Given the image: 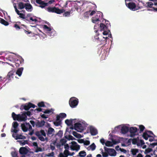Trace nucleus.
Masks as SVG:
<instances>
[{
	"instance_id": "obj_1",
	"label": "nucleus",
	"mask_w": 157,
	"mask_h": 157,
	"mask_svg": "<svg viewBox=\"0 0 157 157\" xmlns=\"http://www.w3.org/2000/svg\"><path fill=\"white\" fill-rule=\"evenodd\" d=\"M12 117L14 120H17L19 121H25L27 119V117L23 112L21 114L16 115L14 112L12 113Z\"/></svg>"
},
{
	"instance_id": "obj_2",
	"label": "nucleus",
	"mask_w": 157,
	"mask_h": 157,
	"mask_svg": "<svg viewBox=\"0 0 157 157\" xmlns=\"http://www.w3.org/2000/svg\"><path fill=\"white\" fill-rule=\"evenodd\" d=\"M67 115L65 113H60L56 117V121L54 122V124L56 126L60 125L62 123L63 119L66 117Z\"/></svg>"
},
{
	"instance_id": "obj_3",
	"label": "nucleus",
	"mask_w": 157,
	"mask_h": 157,
	"mask_svg": "<svg viewBox=\"0 0 157 157\" xmlns=\"http://www.w3.org/2000/svg\"><path fill=\"white\" fill-rule=\"evenodd\" d=\"M46 10L49 12L55 13L58 14H60L65 11L64 9H59L55 7H48L47 8Z\"/></svg>"
},
{
	"instance_id": "obj_4",
	"label": "nucleus",
	"mask_w": 157,
	"mask_h": 157,
	"mask_svg": "<svg viewBox=\"0 0 157 157\" xmlns=\"http://www.w3.org/2000/svg\"><path fill=\"white\" fill-rule=\"evenodd\" d=\"M35 107V105L31 102H29L28 103H26L25 105H22L20 107V109L21 110H22L23 109L25 110H28L31 108H34Z\"/></svg>"
},
{
	"instance_id": "obj_5",
	"label": "nucleus",
	"mask_w": 157,
	"mask_h": 157,
	"mask_svg": "<svg viewBox=\"0 0 157 157\" xmlns=\"http://www.w3.org/2000/svg\"><path fill=\"white\" fill-rule=\"evenodd\" d=\"M78 102V99L75 98H71L69 101V104L70 106L72 108L76 107Z\"/></svg>"
},
{
	"instance_id": "obj_6",
	"label": "nucleus",
	"mask_w": 157,
	"mask_h": 157,
	"mask_svg": "<svg viewBox=\"0 0 157 157\" xmlns=\"http://www.w3.org/2000/svg\"><path fill=\"white\" fill-rule=\"evenodd\" d=\"M22 130L24 132H26L28 130L31 131L32 129V126L29 123H23L21 124Z\"/></svg>"
},
{
	"instance_id": "obj_7",
	"label": "nucleus",
	"mask_w": 157,
	"mask_h": 157,
	"mask_svg": "<svg viewBox=\"0 0 157 157\" xmlns=\"http://www.w3.org/2000/svg\"><path fill=\"white\" fill-rule=\"evenodd\" d=\"M24 59L21 57H18L15 58L14 60L15 65L17 67H19L20 65H22L24 63Z\"/></svg>"
},
{
	"instance_id": "obj_8",
	"label": "nucleus",
	"mask_w": 157,
	"mask_h": 157,
	"mask_svg": "<svg viewBox=\"0 0 157 157\" xmlns=\"http://www.w3.org/2000/svg\"><path fill=\"white\" fill-rule=\"evenodd\" d=\"M104 149L110 156H114L116 155V152L113 148H109L104 147Z\"/></svg>"
},
{
	"instance_id": "obj_9",
	"label": "nucleus",
	"mask_w": 157,
	"mask_h": 157,
	"mask_svg": "<svg viewBox=\"0 0 157 157\" xmlns=\"http://www.w3.org/2000/svg\"><path fill=\"white\" fill-rule=\"evenodd\" d=\"M71 145L70 146L71 149L72 150H75L76 151H78L80 148V146L77 144V142L75 141H72L71 143Z\"/></svg>"
},
{
	"instance_id": "obj_10",
	"label": "nucleus",
	"mask_w": 157,
	"mask_h": 157,
	"mask_svg": "<svg viewBox=\"0 0 157 157\" xmlns=\"http://www.w3.org/2000/svg\"><path fill=\"white\" fill-rule=\"evenodd\" d=\"M36 2L38 4V5H36V6L39 7L41 8H44L46 6L48 5V3L45 2H44L40 1V0H36Z\"/></svg>"
},
{
	"instance_id": "obj_11",
	"label": "nucleus",
	"mask_w": 157,
	"mask_h": 157,
	"mask_svg": "<svg viewBox=\"0 0 157 157\" xmlns=\"http://www.w3.org/2000/svg\"><path fill=\"white\" fill-rule=\"evenodd\" d=\"M139 129L135 127H131L129 129V131L130 132V136L131 137H133L136 135V133Z\"/></svg>"
},
{
	"instance_id": "obj_12",
	"label": "nucleus",
	"mask_w": 157,
	"mask_h": 157,
	"mask_svg": "<svg viewBox=\"0 0 157 157\" xmlns=\"http://www.w3.org/2000/svg\"><path fill=\"white\" fill-rule=\"evenodd\" d=\"M74 129L78 132H81L83 130V127L80 123H75L74 125Z\"/></svg>"
},
{
	"instance_id": "obj_13",
	"label": "nucleus",
	"mask_w": 157,
	"mask_h": 157,
	"mask_svg": "<svg viewBox=\"0 0 157 157\" xmlns=\"http://www.w3.org/2000/svg\"><path fill=\"white\" fill-rule=\"evenodd\" d=\"M128 7L129 9L134 11L137 10L140 8L139 7L138 8H136V4L133 2H129L128 4Z\"/></svg>"
},
{
	"instance_id": "obj_14",
	"label": "nucleus",
	"mask_w": 157,
	"mask_h": 157,
	"mask_svg": "<svg viewBox=\"0 0 157 157\" xmlns=\"http://www.w3.org/2000/svg\"><path fill=\"white\" fill-rule=\"evenodd\" d=\"M90 131L91 135L93 136H95L98 133L97 129L93 126L90 127Z\"/></svg>"
},
{
	"instance_id": "obj_15",
	"label": "nucleus",
	"mask_w": 157,
	"mask_h": 157,
	"mask_svg": "<svg viewBox=\"0 0 157 157\" xmlns=\"http://www.w3.org/2000/svg\"><path fill=\"white\" fill-rule=\"evenodd\" d=\"M45 122L44 120H42L40 121L37 120V121L35 123V125L38 128L42 127L45 125Z\"/></svg>"
},
{
	"instance_id": "obj_16",
	"label": "nucleus",
	"mask_w": 157,
	"mask_h": 157,
	"mask_svg": "<svg viewBox=\"0 0 157 157\" xmlns=\"http://www.w3.org/2000/svg\"><path fill=\"white\" fill-rule=\"evenodd\" d=\"M71 5L73 6L71 9L72 11H75L76 10L77 12L79 11V7L77 4L76 3L72 2L71 3Z\"/></svg>"
},
{
	"instance_id": "obj_17",
	"label": "nucleus",
	"mask_w": 157,
	"mask_h": 157,
	"mask_svg": "<svg viewBox=\"0 0 157 157\" xmlns=\"http://www.w3.org/2000/svg\"><path fill=\"white\" fill-rule=\"evenodd\" d=\"M20 153L21 155H26L28 152V150L25 147H21L19 150Z\"/></svg>"
},
{
	"instance_id": "obj_18",
	"label": "nucleus",
	"mask_w": 157,
	"mask_h": 157,
	"mask_svg": "<svg viewBox=\"0 0 157 157\" xmlns=\"http://www.w3.org/2000/svg\"><path fill=\"white\" fill-rule=\"evenodd\" d=\"M25 9L28 11H31L33 10V7L29 3H25Z\"/></svg>"
},
{
	"instance_id": "obj_19",
	"label": "nucleus",
	"mask_w": 157,
	"mask_h": 157,
	"mask_svg": "<svg viewBox=\"0 0 157 157\" xmlns=\"http://www.w3.org/2000/svg\"><path fill=\"white\" fill-rule=\"evenodd\" d=\"M17 23L21 24V22L20 21L16 22V23H15L13 25V27L14 28L17 30H19L20 29H23V27H22V26H21V25L20 26H19Z\"/></svg>"
},
{
	"instance_id": "obj_20",
	"label": "nucleus",
	"mask_w": 157,
	"mask_h": 157,
	"mask_svg": "<svg viewBox=\"0 0 157 157\" xmlns=\"http://www.w3.org/2000/svg\"><path fill=\"white\" fill-rule=\"evenodd\" d=\"M14 75V72L13 71H11L9 72L7 75V78L9 80H10L12 78H13V75Z\"/></svg>"
},
{
	"instance_id": "obj_21",
	"label": "nucleus",
	"mask_w": 157,
	"mask_h": 157,
	"mask_svg": "<svg viewBox=\"0 0 157 157\" xmlns=\"http://www.w3.org/2000/svg\"><path fill=\"white\" fill-rule=\"evenodd\" d=\"M121 132L123 134H125L129 131V128L127 126H123L121 127Z\"/></svg>"
},
{
	"instance_id": "obj_22",
	"label": "nucleus",
	"mask_w": 157,
	"mask_h": 157,
	"mask_svg": "<svg viewBox=\"0 0 157 157\" xmlns=\"http://www.w3.org/2000/svg\"><path fill=\"white\" fill-rule=\"evenodd\" d=\"M145 5L146 7L151 8L152 9L151 10H153V7L154 6V3L151 2H147L146 3Z\"/></svg>"
},
{
	"instance_id": "obj_23",
	"label": "nucleus",
	"mask_w": 157,
	"mask_h": 157,
	"mask_svg": "<svg viewBox=\"0 0 157 157\" xmlns=\"http://www.w3.org/2000/svg\"><path fill=\"white\" fill-rule=\"evenodd\" d=\"M21 26H22L23 27L22 29L24 31L25 33L27 34H31L32 32L30 31H29L28 29H27V26L21 24Z\"/></svg>"
},
{
	"instance_id": "obj_24",
	"label": "nucleus",
	"mask_w": 157,
	"mask_h": 157,
	"mask_svg": "<svg viewBox=\"0 0 157 157\" xmlns=\"http://www.w3.org/2000/svg\"><path fill=\"white\" fill-rule=\"evenodd\" d=\"M100 17V15H96L95 17L92 18V21L94 23H96L98 21H99V17Z\"/></svg>"
},
{
	"instance_id": "obj_25",
	"label": "nucleus",
	"mask_w": 157,
	"mask_h": 157,
	"mask_svg": "<svg viewBox=\"0 0 157 157\" xmlns=\"http://www.w3.org/2000/svg\"><path fill=\"white\" fill-rule=\"evenodd\" d=\"M23 68L21 67L18 68L16 72V74L17 75L19 76H21L22 71H23Z\"/></svg>"
},
{
	"instance_id": "obj_26",
	"label": "nucleus",
	"mask_w": 157,
	"mask_h": 157,
	"mask_svg": "<svg viewBox=\"0 0 157 157\" xmlns=\"http://www.w3.org/2000/svg\"><path fill=\"white\" fill-rule=\"evenodd\" d=\"M31 17V15L30 13L27 14V15L25 17L24 21L27 23H29L30 21V19Z\"/></svg>"
},
{
	"instance_id": "obj_27",
	"label": "nucleus",
	"mask_w": 157,
	"mask_h": 157,
	"mask_svg": "<svg viewBox=\"0 0 157 157\" xmlns=\"http://www.w3.org/2000/svg\"><path fill=\"white\" fill-rule=\"evenodd\" d=\"M108 38L107 37H102V39L100 41V45H105L106 44L107 42V39H108Z\"/></svg>"
},
{
	"instance_id": "obj_28",
	"label": "nucleus",
	"mask_w": 157,
	"mask_h": 157,
	"mask_svg": "<svg viewBox=\"0 0 157 157\" xmlns=\"http://www.w3.org/2000/svg\"><path fill=\"white\" fill-rule=\"evenodd\" d=\"M0 22L1 24L5 26H7L9 25V22H8L1 18H0Z\"/></svg>"
},
{
	"instance_id": "obj_29",
	"label": "nucleus",
	"mask_w": 157,
	"mask_h": 157,
	"mask_svg": "<svg viewBox=\"0 0 157 157\" xmlns=\"http://www.w3.org/2000/svg\"><path fill=\"white\" fill-rule=\"evenodd\" d=\"M131 152L133 155H135L139 151L137 149L132 148L131 150Z\"/></svg>"
},
{
	"instance_id": "obj_30",
	"label": "nucleus",
	"mask_w": 157,
	"mask_h": 157,
	"mask_svg": "<svg viewBox=\"0 0 157 157\" xmlns=\"http://www.w3.org/2000/svg\"><path fill=\"white\" fill-rule=\"evenodd\" d=\"M143 137L145 140H147L148 137H152V136L148 135L147 133V132H145L143 134Z\"/></svg>"
},
{
	"instance_id": "obj_31",
	"label": "nucleus",
	"mask_w": 157,
	"mask_h": 157,
	"mask_svg": "<svg viewBox=\"0 0 157 157\" xmlns=\"http://www.w3.org/2000/svg\"><path fill=\"white\" fill-rule=\"evenodd\" d=\"M26 137L21 135L17 134V136L15 138V139H26Z\"/></svg>"
},
{
	"instance_id": "obj_32",
	"label": "nucleus",
	"mask_w": 157,
	"mask_h": 157,
	"mask_svg": "<svg viewBox=\"0 0 157 157\" xmlns=\"http://www.w3.org/2000/svg\"><path fill=\"white\" fill-rule=\"evenodd\" d=\"M72 134L77 138H81L82 137L81 135L80 134L77 133L75 131H73Z\"/></svg>"
},
{
	"instance_id": "obj_33",
	"label": "nucleus",
	"mask_w": 157,
	"mask_h": 157,
	"mask_svg": "<svg viewBox=\"0 0 157 157\" xmlns=\"http://www.w3.org/2000/svg\"><path fill=\"white\" fill-rule=\"evenodd\" d=\"M17 141L19 142L20 144L21 145H24L26 144H28V143L27 140H18Z\"/></svg>"
},
{
	"instance_id": "obj_34",
	"label": "nucleus",
	"mask_w": 157,
	"mask_h": 157,
	"mask_svg": "<svg viewBox=\"0 0 157 157\" xmlns=\"http://www.w3.org/2000/svg\"><path fill=\"white\" fill-rule=\"evenodd\" d=\"M78 154L81 157H85L86 155V153L84 151H81Z\"/></svg>"
},
{
	"instance_id": "obj_35",
	"label": "nucleus",
	"mask_w": 157,
	"mask_h": 157,
	"mask_svg": "<svg viewBox=\"0 0 157 157\" xmlns=\"http://www.w3.org/2000/svg\"><path fill=\"white\" fill-rule=\"evenodd\" d=\"M54 131L55 130L53 128L51 127L49 128L48 130L47 134L48 135H51L52 134V132Z\"/></svg>"
},
{
	"instance_id": "obj_36",
	"label": "nucleus",
	"mask_w": 157,
	"mask_h": 157,
	"mask_svg": "<svg viewBox=\"0 0 157 157\" xmlns=\"http://www.w3.org/2000/svg\"><path fill=\"white\" fill-rule=\"evenodd\" d=\"M73 122L72 119H70L69 120L68 119H66L65 121V122L67 125L68 126H70L71 125Z\"/></svg>"
},
{
	"instance_id": "obj_37",
	"label": "nucleus",
	"mask_w": 157,
	"mask_h": 157,
	"mask_svg": "<svg viewBox=\"0 0 157 157\" xmlns=\"http://www.w3.org/2000/svg\"><path fill=\"white\" fill-rule=\"evenodd\" d=\"M25 3L24 4L22 2H20L18 4V7L19 9H22L25 8Z\"/></svg>"
},
{
	"instance_id": "obj_38",
	"label": "nucleus",
	"mask_w": 157,
	"mask_h": 157,
	"mask_svg": "<svg viewBox=\"0 0 157 157\" xmlns=\"http://www.w3.org/2000/svg\"><path fill=\"white\" fill-rule=\"evenodd\" d=\"M100 27L101 30H104L107 29L106 26L103 23H101L100 24Z\"/></svg>"
},
{
	"instance_id": "obj_39",
	"label": "nucleus",
	"mask_w": 157,
	"mask_h": 157,
	"mask_svg": "<svg viewBox=\"0 0 157 157\" xmlns=\"http://www.w3.org/2000/svg\"><path fill=\"white\" fill-rule=\"evenodd\" d=\"M90 10L86 11L85 12L84 14V17L85 18H88L90 16Z\"/></svg>"
},
{
	"instance_id": "obj_40",
	"label": "nucleus",
	"mask_w": 157,
	"mask_h": 157,
	"mask_svg": "<svg viewBox=\"0 0 157 157\" xmlns=\"http://www.w3.org/2000/svg\"><path fill=\"white\" fill-rule=\"evenodd\" d=\"M32 22L34 23H36L38 22V20L36 18V17H32L31 16L30 21L29 23Z\"/></svg>"
},
{
	"instance_id": "obj_41",
	"label": "nucleus",
	"mask_w": 157,
	"mask_h": 157,
	"mask_svg": "<svg viewBox=\"0 0 157 157\" xmlns=\"http://www.w3.org/2000/svg\"><path fill=\"white\" fill-rule=\"evenodd\" d=\"M138 140L136 138H134L132 140V143L133 144H137V146L139 145V144L138 143Z\"/></svg>"
},
{
	"instance_id": "obj_42",
	"label": "nucleus",
	"mask_w": 157,
	"mask_h": 157,
	"mask_svg": "<svg viewBox=\"0 0 157 157\" xmlns=\"http://www.w3.org/2000/svg\"><path fill=\"white\" fill-rule=\"evenodd\" d=\"M105 144L106 146L107 147H111L113 145L112 142L109 141H107Z\"/></svg>"
},
{
	"instance_id": "obj_43",
	"label": "nucleus",
	"mask_w": 157,
	"mask_h": 157,
	"mask_svg": "<svg viewBox=\"0 0 157 157\" xmlns=\"http://www.w3.org/2000/svg\"><path fill=\"white\" fill-rule=\"evenodd\" d=\"M139 128L140 129V133L142 132L145 128V127L144 125H139Z\"/></svg>"
},
{
	"instance_id": "obj_44",
	"label": "nucleus",
	"mask_w": 157,
	"mask_h": 157,
	"mask_svg": "<svg viewBox=\"0 0 157 157\" xmlns=\"http://www.w3.org/2000/svg\"><path fill=\"white\" fill-rule=\"evenodd\" d=\"M65 137L68 140H73L76 139L74 137L72 136L71 135H69L68 136H65Z\"/></svg>"
},
{
	"instance_id": "obj_45",
	"label": "nucleus",
	"mask_w": 157,
	"mask_h": 157,
	"mask_svg": "<svg viewBox=\"0 0 157 157\" xmlns=\"http://www.w3.org/2000/svg\"><path fill=\"white\" fill-rule=\"evenodd\" d=\"M18 126V124L17 122H13V127L14 128L17 129Z\"/></svg>"
},
{
	"instance_id": "obj_46",
	"label": "nucleus",
	"mask_w": 157,
	"mask_h": 157,
	"mask_svg": "<svg viewBox=\"0 0 157 157\" xmlns=\"http://www.w3.org/2000/svg\"><path fill=\"white\" fill-rule=\"evenodd\" d=\"M60 143L62 145H64L67 142V140L66 139L63 138L60 140Z\"/></svg>"
},
{
	"instance_id": "obj_47",
	"label": "nucleus",
	"mask_w": 157,
	"mask_h": 157,
	"mask_svg": "<svg viewBox=\"0 0 157 157\" xmlns=\"http://www.w3.org/2000/svg\"><path fill=\"white\" fill-rule=\"evenodd\" d=\"M152 11L155 12H157V2L154 3V6L153 7V10Z\"/></svg>"
},
{
	"instance_id": "obj_48",
	"label": "nucleus",
	"mask_w": 157,
	"mask_h": 157,
	"mask_svg": "<svg viewBox=\"0 0 157 157\" xmlns=\"http://www.w3.org/2000/svg\"><path fill=\"white\" fill-rule=\"evenodd\" d=\"M38 105L40 107H44L45 106L44 103L43 101H41L38 103Z\"/></svg>"
},
{
	"instance_id": "obj_49",
	"label": "nucleus",
	"mask_w": 157,
	"mask_h": 157,
	"mask_svg": "<svg viewBox=\"0 0 157 157\" xmlns=\"http://www.w3.org/2000/svg\"><path fill=\"white\" fill-rule=\"evenodd\" d=\"M43 28L44 29L48 31H50L51 30V29L50 28H49V27H48L47 25H44L43 26Z\"/></svg>"
},
{
	"instance_id": "obj_50",
	"label": "nucleus",
	"mask_w": 157,
	"mask_h": 157,
	"mask_svg": "<svg viewBox=\"0 0 157 157\" xmlns=\"http://www.w3.org/2000/svg\"><path fill=\"white\" fill-rule=\"evenodd\" d=\"M71 13V11H66L63 13V16L65 17L69 16Z\"/></svg>"
},
{
	"instance_id": "obj_51",
	"label": "nucleus",
	"mask_w": 157,
	"mask_h": 157,
	"mask_svg": "<svg viewBox=\"0 0 157 157\" xmlns=\"http://www.w3.org/2000/svg\"><path fill=\"white\" fill-rule=\"evenodd\" d=\"M11 155L13 157H17V151H14L11 152Z\"/></svg>"
},
{
	"instance_id": "obj_52",
	"label": "nucleus",
	"mask_w": 157,
	"mask_h": 157,
	"mask_svg": "<svg viewBox=\"0 0 157 157\" xmlns=\"http://www.w3.org/2000/svg\"><path fill=\"white\" fill-rule=\"evenodd\" d=\"M24 114L25 115V116L27 117L30 116L31 115V112L30 111H27V112H23Z\"/></svg>"
},
{
	"instance_id": "obj_53",
	"label": "nucleus",
	"mask_w": 157,
	"mask_h": 157,
	"mask_svg": "<svg viewBox=\"0 0 157 157\" xmlns=\"http://www.w3.org/2000/svg\"><path fill=\"white\" fill-rule=\"evenodd\" d=\"M90 147L91 150L93 151L95 149L96 146L95 144L93 143L90 146Z\"/></svg>"
},
{
	"instance_id": "obj_54",
	"label": "nucleus",
	"mask_w": 157,
	"mask_h": 157,
	"mask_svg": "<svg viewBox=\"0 0 157 157\" xmlns=\"http://www.w3.org/2000/svg\"><path fill=\"white\" fill-rule=\"evenodd\" d=\"M63 134V131L61 130H59L58 132V133H57V135H58V136L60 137L62 136Z\"/></svg>"
},
{
	"instance_id": "obj_55",
	"label": "nucleus",
	"mask_w": 157,
	"mask_h": 157,
	"mask_svg": "<svg viewBox=\"0 0 157 157\" xmlns=\"http://www.w3.org/2000/svg\"><path fill=\"white\" fill-rule=\"evenodd\" d=\"M40 134L41 135H42L44 137L46 136V133L42 129L40 130Z\"/></svg>"
},
{
	"instance_id": "obj_56",
	"label": "nucleus",
	"mask_w": 157,
	"mask_h": 157,
	"mask_svg": "<svg viewBox=\"0 0 157 157\" xmlns=\"http://www.w3.org/2000/svg\"><path fill=\"white\" fill-rule=\"evenodd\" d=\"M152 151L151 148H148L146 149L145 152L146 154H147L151 152Z\"/></svg>"
},
{
	"instance_id": "obj_57",
	"label": "nucleus",
	"mask_w": 157,
	"mask_h": 157,
	"mask_svg": "<svg viewBox=\"0 0 157 157\" xmlns=\"http://www.w3.org/2000/svg\"><path fill=\"white\" fill-rule=\"evenodd\" d=\"M102 150V156L103 157H107L108 156V153L103 152V150L102 149H101Z\"/></svg>"
},
{
	"instance_id": "obj_58",
	"label": "nucleus",
	"mask_w": 157,
	"mask_h": 157,
	"mask_svg": "<svg viewBox=\"0 0 157 157\" xmlns=\"http://www.w3.org/2000/svg\"><path fill=\"white\" fill-rule=\"evenodd\" d=\"M40 133L41 132H40V131H36L35 132V135L37 136H38V138L39 137V136H41Z\"/></svg>"
},
{
	"instance_id": "obj_59",
	"label": "nucleus",
	"mask_w": 157,
	"mask_h": 157,
	"mask_svg": "<svg viewBox=\"0 0 157 157\" xmlns=\"http://www.w3.org/2000/svg\"><path fill=\"white\" fill-rule=\"evenodd\" d=\"M11 132H13L15 133H17L18 131H19V129H17H17L14 128V129H11Z\"/></svg>"
},
{
	"instance_id": "obj_60",
	"label": "nucleus",
	"mask_w": 157,
	"mask_h": 157,
	"mask_svg": "<svg viewBox=\"0 0 157 157\" xmlns=\"http://www.w3.org/2000/svg\"><path fill=\"white\" fill-rule=\"evenodd\" d=\"M84 144L85 145H88L90 144V141L89 140H86L85 141L84 140Z\"/></svg>"
},
{
	"instance_id": "obj_61",
	"label": "nucleus",
	"mask_w": 157,
	"mask_h": 157,
	"mask_svg": "<svg viewBox=\"0 0 157 157\" xmlns=\"http://www.w3.org/2000/svg\"><path fill=\"white\" fill-rule=\"evenodd\" d=\"M41 111H42V109L41 108H38L34 110V111L36 113H38Z\"/></svg>"
},
{
	"instance_id": "obj_62",
	"label": "nucleus",
	"mask_w": 157,
	"mask_h": 157,
	"mask_svg": "<svg viewBox=\"0 0 157 157\" xmlns=\"http://www.w3.org/2000/svg\"><path fill=\"white\" fill-rule=\"evenodd\" d=\"M19 15V17L20 18L23 19V20H24L25 17V15L24 14V13H21Z\"/></svg>"
},
{
	"instance_id": "obj_63",
	"label": "nucleus",
	"mask_w": 157,
	"mask_h": 157,
	"mask_svg": "<svg viewBox=\"0 0 157 157\" xmlns=\"http://www.w3.org/2000/svg\"><path fill=\"white\" fill-rule=\"evenodd\" d=\"M69 151L68 150H65L64 151V154L66 155V156L69 155Z\"/></svg>"
},
{
	"instance_id": "obj_64",
	"label": "nucleus",
	"mask_w": 157,
	"mask_h": 157,
	"mask_svg": "<svg viewBox=\"0 0 157 157\" xmlns=\"http://www.w3.org/2000/svg\"><path fill=\"white\" fill-rule=\"evenodd\" d=\"M52 111L50 110L49 109H47L44 111H43V112L45 113H48L49 114L50 112Z\"/></svg>"
}]
</instances>
